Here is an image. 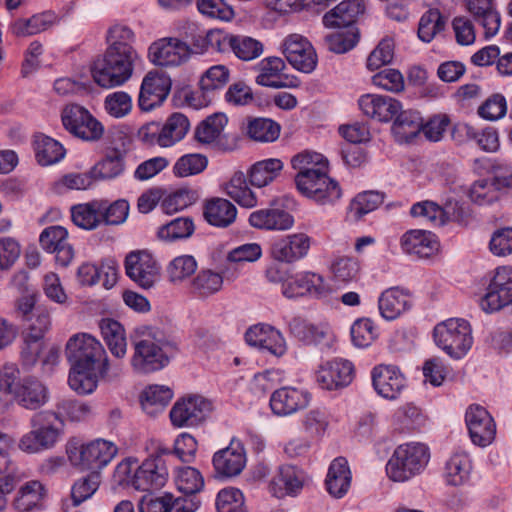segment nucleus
<instances>
[{
    "mask_svg": "<svg viewBox=\"0 0 512 512\" xmlns=\"http://www.w3.org/2000/svg\"><path fill=\"white\" fill-rule=\"evenodd\" d=\"M138 59L137 51L124 49L120 52L115 47L107 48L104 55L94 62L92 77L103 88L121 86L131 78Z\"/></svg>",
    "mask_w": 512,
    "mask_h": 512,
    "instance_id": "nucleus-1",
    "label": "nucleus"
},
{
    "mask_svg": "<svg viewBox=\"0 0 512 512\" xmlns=\"http://www.w3.org/2000/svg\"><path fill=\"white\" fill-rule=\"evenodd\" d=\"M70 372L68 384L72 390L81 395L92 393L100 377L109 369L106 354H68Z\"/></svg>",
    "mask_w": 512,
    "mask_h": 512,
    "instance_id": "nucleus-2",
    "label": "nucleus"
},
{
    "mask_svg": "<svg viewBox=\"0 0 512 512\" xmlns=\"http://www.w3.org/2000/svg\"><path fill=\"white\" fill-rule=\"evenodd\" d=\"M66 454L70 464L80 471L97 472L107 466L117 454V447L109 441L97 439L80 444L73 439L66 445Z\"/></svg>",
    "mask_w": 512,
    "mask_h": 512,
    "instance_id": "nucleus-3",
    "label": "nucleus"
},
{
    "mask_svg": "<svg viewBox=\"0 0 512 512\" xmlns=\"http://www.w3.org/2000/svg\"><path fill=\"white\" fill-rule=\"evenodd\" d=\"M429 458V449L422 443L399 445L386 465V473L395 482L407 481L426 467Z\"/></svg>",
    "mask_w": 512,
    "mask_h": 512,
    "instance_id": "nucleus-4",
    "label": "nucleus"
},
{
    "mask_svg": "<svg viewBox=\"0 0 512 512\" xmlns=\"http://www.w3.org/2000/svg\"><path fill=\"white\" fill-rule=\"evenodd\" d=\"M117 471L127 477L133 472L131 485L141 491H149L162 488L168 478V470L164 460L159 457H150L141 465L136 459L128 458L117 466Z\"/></svg>",
    "mask_w": 512,
    "mask_h": 512,
    "instance_id": "nucleus-5",
    "label": "nucleus"
},
{
    "mask_svg": "<svg viewBox=\"0 0 512 512\" xmlns=\"http://www.w3.org/2000/svg\"><path fill=\"white\" fill-rule=\"evenodd\" d=\"M433 337L437 347L445 352H467L473 344L472 328L461 318H450L437 324Z\"/></svg>",
    "mask_w": 512,
    "mask_h": 512,
    "instance_id": "nucleus-6",
    "label": "nucleus"
},
{
    "mask_svg": "<svg viewBox=\"0 0 512 512\" xmlns=\"http://www.w3.org/2000/svg\"><path fill=\"white\" fill-rule=\"evenodd\" d=\"M295 182L304 196L320 205H332L342 196L338 182L331 179L328 172L296 175Z\"/></svg>",
    "mask_w": 512,
    "mask_h": 512,
    "instance_id": "nucleus-7",
    "label": "nucleus"
},
{
    "mask_svg": "<svg viewBox=\"0 0 512 512\" xmlns=\"http://www.w3.org/2000/svg\"><path fill=\"white\" fill-rule=\"evenodd\" d=\"M61 120L69 133L85 141H97L104 132L102 124L86 108L77 104L65 106Z\"/></svg>",
    "mask_w": 512,
    "mask_h": 512,
    "instance_id": "nucleus-8",
    "label": "nucleus"
},
{
    "mask_svg": "<svg viewBox=\"0 0 512 512\" xmlns=\"http://www.w3.org/2000/svg\"><path fill=\"white\" fill-rule=\"evenodd\" d=\"M211 411L210 401L193 395L178 399L172 406L169 417L176 428L194 427L204 422Z\"/></svg>",
    "mask_w": 512,
    "mask_h": 512,
    "instance_id": "nucleus-9",
    "label": "nucleus"
},
{
    "mask_svg": "<svg viewBox=\"0 0 512 512\" xmlns=\"http://www.w3.org/2000/svg\"><path fill=\"white\" fill-rule=\"evenodd\" d=\"M355 377V368L351 361L335 358L322 363L316 372V381L321 388L328 391L348 387Z\"/></svg>",
    "mask_w": 512,
    "mask_h": 512,
    "instance_id": "nucleus-10",
    "label": "nucleus"
},
{
    "mask_svg": "<svg viewBox=\"0 0 512 512\" xmlns=\"http://www.w3.org/2000/svg\"><path fill=\"white\" fill-rule=\"evenodd\" d=\"M311 244L312 238L304 232L288 234L272 243L270 255L277 262L293 264L308 255Z\"/></svg>",
    "mask_w": 512,
    "mask_h": 512,
    "instance_id": "nucleus-11",
    "label": "nucleus"
},
{
    "mask_svg": "<svg viewBox=\"0 0 512 512\" xmlns=\"http://www.w3.org/2000/svg\"><path fill=\"white\" fill-rule=\"evenodd\" d=\"M191 55L188 44L177 38H162L153 42L148 50L152 63L162 67H175L186 62Z\"/></svg>",
    "mask_w": 512,
    "mask_h": 512,
    "instance_id": "nucleus-12",
    "label": "nucleus"
},
{
    "mask_svg": "<svg viewBox=\"0 0 512 512\" xmlns=\"http://www.w3.org/2000/svg\"><path fill=\"white\" fill-rule=\"evenodd\" d=\"M126 275L138 286L151 288L159 278V266L146 251H132L125 258Z\"/></svg>",
    "mask_w": 512,
    "mask_h": 512,
    "instance_id": "nucleus-13",
    "label": "nucleus"
},
{
    "mask_svg": "<svg viewBox=\"0 0 512 512\" xmlns=\"http://www.w3.org/2000/svg\"><path fill=\"white\" fill-rule=\"evenodd\" d=\"M465 422L469 436L475 445L486 447L492 443L496 434V425L484 407L470 405L466 410Z\"/></svg>",
    "mask_w": 512,
    "mask_h": 512,
    "instance_id": "nucleus-14",
    "label": "nucleus"
},
{
    "mask_svg": "<svg viewBox=\"0 0 512 512\" xmlns=\"http://www.w3.org/2000/svg\"><path fill=\"white\" fill-rule=\"evenodd\" d=\"M283 53L298 71L311 73L317 65V55L311 43L299 34L289 35L283 43Z\"/></svg>",
    "mask_w": 512,
    "mask_h": 512,
    "instance_id": "nucleus-15",
    "label": "nucleus"
},
{
    "mask_svg": "<svg viewBox=\"0 0 512 512\" xmlns=\"http://www.w3.org/2000/svg\"><path fill=\"white\" fill-rule=\"evenodd\" d=\"M171 79L164 73L149 72L143 79L138 105L142 111H150L167 98L171 90Z\"/></svg>",
    "mask_w": 512,
    "mask_h": 512,
    "instance_id": "nucleus-16",
    "label": "nucleus"
},
{
    "mask_svg": "<svg viewBox=\"0 0 512 512\" xmlns=\"http://www.w3.org/2000/svg\"><path fill=\"white\" fill-rule=\"evenodd\" d=\"M40 246L55 254L58 265L66 267L74 258L73 247L68 243V231L60 225L46 227L39 236Z\"/></svg>",
    "mask_w": 512,
    "mask_h": 512,
    "instance_id": "nucleus-17",
    "label": "nucleus"
},
{
    "mask_svg": "<svg viewBox=\"0 0 512 512\" xmlns=\"http://www.w3.org/2000/svg\"><path fill=\"white\" fill-rule=\"evenodd\" d=\"M327 292L323 277L309 271L289 275L287 281L282 285V294L288 299L307 294L320 298L326 296Z\"/></svg>",
    "mask_w": 512,
    "mask_h": 512,
    "instance_id": "nucleus-18",
    "label": "nucleus"
},
{
    "mask_svg": "<svg viewBox=\"0 0 512 512\" xmlns=\"http://www.w3.org/2000/svg\"><path fill=\"white\" fill-rule=\"evenodd\" d=\"M361 112L378 122H390L401 111L400 101L384 95L365 94L358 99Z\"/></svg>",
    "mask_w": 512,
    "mask_h": 512,
    "instance_id": "nucleus-19",
    "label": "nucleus"
},
{
    "mask_svg": "<svg viewBox=\"0 0 512 512\" xmlns=\"http://www.w3.org/2000/svg\"><path fill=\"white\" fill-rule=\"evenodd\" d=\"M200 506V501L194 498L174 497L170 493L156 497L144 495L139 503V512H194Z\"/></svg>",
    "mask_w": 512,
    "mask_h": 512,
    "instance_id": "nucleus-20",
    "label": "nucleus"
},
{
    "mask_svg": "<svg viewBox=\"0 0 512 512\" xmlns=\"http://www.w3.org/2000/svg\"><path fill=\"white\" fill-rule=\"evenodd\" d=\"M246 460L243 444L233 439L229 446L214 454L212 463L218 475L230 478L239 475L243 471Z\"/></svg>",
    "mask_w": 512,
    "mask_h": 512,
    "instance_id": "nucleus-21",
    "label": "nucleus"
},
{
    "mask_svg": "<svg viewBox=\"0 0 512 512\" xmlns=\"http://www.w3.org/2000/svg\"><path fill=\"white\" fill-rule=\"evenodd\" d=\"M246 343L266 352H284L286 341L280 330L267 323L252 325L245 332Z\"/></svg>",
    "mask_w": 512,
    "mask_h": 512,
    "instance_id": "nucleus-22",
    "label": "nucleus"
},
{
    "mask_svg": "<svg viewBox=\"0 0 512 512\" xmlns=\"http://www.w3.org/2000/svg\"><path fill=\"white\" fill-rule=\"evenodd\" d=\"M375 391L386 399H396L405 387V377L394 365L379 364L371 372Z\"/></svg>",
    "mask_w": 512,
    "mask_h": 512,
    "instance_id": "nucleus-23",
    "label": "nucleus"
},
{
    "mask_svg": "<svg viewBox=\"0 0 512 512\" xmlns=\"http://www.w3.org/2000/svg\"><path fill=\"white\" fill-rule=\"evenodd\" d=\"M364 0H343L323 16V24L328 28L357 29L356 22L364 15Z\"/></svg>",
    "mask_w": 512,
    "mask_h": 512,
    "instance_id": "nucleus-24",
    "label": "nucleus"
},
{
    "mask_svg": "<svg viewBox=\"0 0 512 512\" xmlns=\"http://www.w3.org/2000/svg\"><path fill=\"white\" fill-rule=\"evenodd\" d=\"M135 352H169L178 349L176 341L162 330L141 326L135 330L133 338Z\"/></svg>",
    "mask_w": 512,
    "mask_h": 512,
    "instance_id": "nucleus-25",
    "label": "nucleus"
},
{
    "mask_svg": "<svg viewBox=\"0 0 512 512\" xmlns=\"http://www.w3.org/2000/svg\"><path fill=\"white\" fill-rule=\"evenodd\" d=\"M310 394L292 387H282L270 397V407L274 414L287 416L308 406Z\"/></svg>",
    "mask_w": 512,
    "mask_h": 512,
    "instance_id": "nucleus-26",
    "label": "nucleus"
},
{
    "mask_svg": "<svg viewBox=\"0 0 512 512\" xmlns=\"http://www.w3.org/2000/svg\"><path fill=\"white\" fill-rule=\"evenodd\" d=\"M466 7L474 20L483 27L486 38L498 33L501 18L494 0H467Z\"/></svg>",
    "mask_w": 512,
    "mask_h": 512,
    "instance_id": "nucleus-27",
    "label": "nucleus"
},
{
    "mask_svg": "<svg viewBox=\"0 0 512 512\" xmlns=\"http://www.w3.org/2000/svg\"><path fill=\"white\" fill-rule=\"evenodd\" d=\"M411 307V294L399 287L386 289L378 299L379 312L388 321L397 319Z\"/></svg>",
    "mask_w": 512,
    "mask_h": 512,
    "instance_id": "nucleus-28",
    "label": "nucleus"
},
{
    "mask_svg": "<svg viewBox=\"0 0 512 512\" xmlns=\"http://www.w3.org/2000/svg\"><path fill=\"white\" fill-rule=\"evenodd\" d=\"M294 222V217L280 208L259 209L249 216L252 227L267 231H286L293 227Z\"/></svg>",
    "mask_w": 512,
    "mask_h": 512,
    "instance_id": "nucleus-29",
    "label": "nucleus"
},
{
    "mask_svg": "<svg viewBox=\"0 0 512 512\" xmlns=\"http://www.w3.org/2000/svg\"><path fill=\"white\" fill-rule=\"evenodd\" d=\"M286 68L285 62L279 57H266L256 66L258 74L256 83L260 86L270 88H285L293 86L288 82V76L283 73Z\"/></svg>",
    "mask_w": 512,
    "mask_h": 512,
    "instance_id": "nucleus-30",
    "label": "nucleus"
},
{
    "mask_svg": "<svg viewBox=\"0 0 512 512\" xmlns=\"http://www.w3.org/2000/svg\"><path fill=\"white\" fill-rule=\"evenodd\" d=\"M237 213L236 206L229 200L221 197L210 198L203 205L205 221L217 228L231 226L236 221Z\"/></svg>",
    "mask_w": 512,
    "mask_h": 512,
    "instance_id": "nucleus-31",
    "label": "nucleus"
},
{
    "mask_svg": "<svg viewBox=\"0 0 512 512\" xmlns=\"http://www.w3.org/2000/svg\"><path fill=\"white\" fill-rule=\"evenodd\" d=\"M402 250L419 258H428L438 250L436 236L426 230H410L401 237Z\"/></svg>",
    "mask_w": 512,
    "mask_h": 512,
    "instance_id": "nucleus-32",
    "label": "nucleus"
},
{
    "mask_svg": "<svg viewBox=\"0 0 512 512\" xmlns=\"http://www.w3.org/2000/svg\"><path fill=\"white\" fill-rule=\"evenodd\" d=\"M14 394L23 407L32 410L41 407L48 400L47 388L34 377L23 378Z\"/></svg>",
    "mask_w": 512,
    "mask_h": 512,
    "instance_id": "nucleus-33",
    "label": "nucleus"
},
{
    "mask_svg": "<svg viewBox=\"0 0 512 512\" xmlns=\"http://www.w3.org/2000/svg\"><path fill=\"white\" fill-rule=\"evenodd\" d=\"M58 22L57 15L52 11L37 13L30 18L15 20L10 30L17 37H28L39 34L51 28Z\"/></svg>",
    "mask_w": 512,
    "mask_h": 512,
    "instance_id": "nucleus-34",
    "label": "nucleus"
},
{
    "mask_svg": "<svg viewBox=\"0 0 512 512\" xmlns=\"http://www.w3.org/2000/svg\"><path fill=\"white\" fill-rule=\"evenodd\" d=\"M325 483L327 491L335 498H341L347 493L351 484V471L345 458L338 457L332 461Z\"/></svg>",
    "mask_w": 512,
    "mask_h": 512,
    "instance_id": "nucleus-35",
    "label": "nucleus"
},
{
    "mask_svg": "<svg viewBox=\"0 0 512 512\" xmlns=\"http://www.w3.org/2000/svg\"><path fill=\"white\" fill-rule=\"evenodd\" d=\"M57 416L52 412H39L31 418V427L36 431L41 451L52 448L60 437V431L54 426Z\"/></svg>",
    "mask_w": 512,
    "mask_h": 512,
    "instance_id": "nucleus-36",
    "label": "nucleus"
},
{
    "mask_svg": "<svg viewBox=\"0 0 512 512\" xmlns=\"http://www.w3.org/2000/svg\"><path fill=\"white\" fill-rule=\"evenodd\" d=\"M247 176L242 171H236L224 185L223 190L238 205L245 208H253L257 205L258 199L256 194L247 185Z\"/></svg>",
    "mask_w": 512,
    "mask_h": 512,
    "instance_id": "nucleus-37",
    "label": "nucleus"
},
{
    "mask_svg": "<svg viewBox=\"0 0 512 512\" xmlns=\"http://www.w3.org/2000/svg\"><path fill=\"white\" fill-rule=\"evenodd\" d=\"M283 167V162L277 158L258 161L248 170L249 182L254 187H265L280 176Z\"/></svg>",
    "mask_w": 512,
    "mask_h": 512,
    "instance_id": "nucleus-38",
    "label": "nucleus"
},
{
    "mask_svg": "<svg viewBox=\"0 0 512 512\" xmlns=\"http://www.w3.org/2000/svg\"><path fill=\"white\" fill-rule=\"evenodd\" d=\"M422 126L423 122L418 112L401 110L394 117L392 131L398 140L409 142L419 134Z\"/></svg>",
    "mask_w": 512,
    "mask_h": 512,
    "instance_id": "nucleus-39",
    "label": "nucleus"
},
{
    "mask_svg": "<svg viewBox=\"0 0 512 512\" xmlns=\"http://www.w3.org/2000/svg\"><path fill=\"white\" fill-rule=\"evenodd\" d=\"M173 391L164 385H150L140 396L143 410L149 415H157L169 404Z\"/></svg>",
    "mask_w": 512,
    "mask_h": 512,
    "instance_id": "nucleus-40",
    "label": "nucleus"
},
{
    "mask_svg": "<svg viewBox=\"0 0 512 512\" xmlns=\"http://www.w3.org/2000/svg\"><path fill=\"white\" fill-rule=\"evenodd\" d=\"M101 208L98 200L74 205L71 207V219L81 229L94 230L102 223Z\"/></svg>",
    "mask_w": 512,
    "mask_h": 512,
    "instance_id": "nucleus-41",
    "label": "nucleus"
},
{
    "mask_svg": "<svg viewBox=\"0 0 512 512\" xmlns=\"http://www.w3.org/2000/svg\"><path fill=\"white\" fill-rule=\"evenodd\" d=\"M472 470L471 460L465 452L454 453L445 465V479L449 485L460 486L465 484Z\"/></svg>",
    "mask_w": 512,
    "mask_h": 512,
    "instance_id": "nucleus-42",
    "label": "nucleus"
},
{
    "mask_svg": "<svg viewBox=\"0 0 512 512\" xmlns=\"http://www.w3.org/2000/svg\"><path fill=\"white\" fill-rule=\"evenodd\" d=\"M190 127L188 118L182 113H173L166 122L161 125L160 141L162 147H171L181 141Z\"/></svg>",
    "mask_w": 512,
    "mask_h": 512,
    "instance_id": "nucleus-43",
    "label": "nucleus"
},
{
    "mask_svg": "<svg viewBox=\"0 0 512 512\" xmlns=\"http://www.w3.org/2000/svg\"><path fill=\"white\" fill-rule=\"evenodd\" d=\"M35 154L41 166H49L58 163L65 156V149L55 139L38 135L35 139Z\"/></svg>",
    "mask_w": 512,
    "mask_h": 512,
    "instance_id": "nucleus-44",
    "label": "nucleus"
},
{
    "mask_svg": "<svg viewBox=\"0 0 512 512\" xmlns=\"http://www.w3.org/2000/svg\"><path fill=\"white\" fill-rule=\"evenodd\" d=\"M223 276L212 270L200 271L190 283V292L198 298L209 297L221 290Z\"/></svg>",
    "mask_w": 512,
    "mask_h": 512,
    "instance_id": "nucleus-45",
    "label": "nucleus"
},
{
    "mask_svg": "<svg viewBox=\"0 0 512 512\" xmlns=\"http://www.w3.org/2000/svg\"><path fill=\"white\" fill-rule=\"evenodd\" d=\"M124 171V156L118 149L109 151L106 156L92 168L95 179H113Z\"/></svg>",
    "mask_w": 512,
    "mask_h": 512,
    "instance_id": "nucleus-46",
    "label": "nucleus"
},
{
    "mask_svg": "<svg viewBox=\"0 0 512 512\" xmlns=\"http://www.w3.org/2000/svg\"><path fill=\"white\" fill-rule=\"evenodd\" d=\"M175 485L178 491L185 495L184 497L198 500L195 494L202 490L204 479L196 468L190 466L181 467L175 476Z\"/></svg>",
    "mask_w": 512,
    "mask_h": 512,
    "instance_id": "nucleus-47",
    "label": "nucleus"
},
{
    "mask_svg": "<svg viewBox=\"0 0 512 512\" xmlns=\"http://www.w3.org/2000/svg\"><path fill=\"white\" fill-rule=\"evenodd\" d=\"M228 122L223 113H215L203 120L195 131V138L203 144H212L216 142Z\"/></svg>",
    "mask_w": 512,
    "mask_h": 512,
    "instance_id": "nucleus-48",
    "label": "nucleus"
},
{
    "mask_svg": "<svg viewBox=\"0 0 512 512\" xmlns=\"http://www.w3.org/2000/svg\"><path fill=\"white\" fill-rule=\"evenodd\" d=\"M43 486L39 481L33 480L25 483L17 492L13 506L19 512L31 511L43 497Z\"/></svg>",
    "mask_w": 512,
    "mask_h": 512,
    "instance_id": "nucleus-49",
    "label": "nucleus"
},
{
    "mask_svg": "<svg viewBox=\"0 0 512 512\" xmlns=\"http://www.w3.org/2000/svg\"><path fill=\"white\" fill-rule=\"evenodd\" d=\"M195 230L194 222L189 217H178L159 227L157 236L163 241L189 238Z\"/></svg>",
    "mask_w": 512,
    "mask_h": 512,
    "instance_id": "nucleus-50",
    "label": "nucleus"
},
{
    "mask_svg": "<svg viewBox=\"0 0 512 512\" xmlns=\"http://www.w3.org/2000/svg\"><path fill=\"white\" fill-rule=\"evenodd\" d=\"M446 20L438 9L425 12L419 21L418 37L425 43L431 42L434 37L445 28Z\"/></svg>",
    "mask_w": 512,
    "mask_h": 512,
    "instance_id": "nucleus-51",
    "label": "nucleus"
},
{
    "mask_svg": "<svg viewBox=\"0 0 512 512\" xmlns=\"http://www.w3.org/2000/svg\"><path fill=\"white\" fill-rule=\"evenodd\" d=\"M292 166L298 171L297 175L316 174L318 171L328 172V161L320 153L303 152L292 158Z\"/></svg>",
    "mask_w": 512,
    "mask_h": 512,
    "instance_id": "nucleus-52",
    "label": "nucleus"
},
{
    "mask_svg": "<svg viewBox=\"0 0 512 512\" xmlns=\"http://www.w3.org/2000/svg\"><path fill=\"white\" fill-rule=\"evenodd\" d=\"M130 363L136 374L147 375L165 368L170 357L168 354H133Z\"/></svg>",
    "mask_w": 512,
    "mask_h": 512,
    "instance_id": "nucleus-53",
    "label": "nucleus"
},
{
    "mask_svg": "<svg viewBox=\"0 0 512 512\" xmlns=\"http://www.w3.org/2000/svg\"><path fill=\"white\" fill-rule=\"evenodd\" d=\"M100 329L103 339L111 352L126 351L125 330L118 321L103 319L100 323Z\"/></svg>",
    "mask_w": 512,
    "mask_h": 512,
    "instance_id": "nucleus-54",
    "label": "nucleus"
},
{
    "mask_svg": "<svg viewBox=\"0 0 512 512\" xmlns=\"http://www.w3.org/2000/svg\"><path fill=\"white\" fill-rule=\"evenodd\" d=\"M247 133L259 142H273L280 134V125L268 118H255L248 123Z\"/></svg>",
    "mask_w": 512,
    "mask_h": 512,
    "instance_id": "nucleus-55",
    "label": "nucleus"
},
{
    "mask_svg": "<svg viewBox=\"0 0 512 512\" xmlns=\"http://www.w3.org/2000/svg\"><path fill=\"white\" fill-rule=\"evenodd\" d=\"M230 79V70L225 65H214L201 76L199 85L203 93L208 94L222 89Z\"/></svg>",
    "mask_w": 512,
    "mask_h": 512,
    "instance_id": "nucleus-56",
    "label": "nucleus"
},
{
    "mask_svg": "<svg viewBox=\"0 0 512 512\" xmlns=\"http://www.w3.org/2000/svg\"><path fill=\"white\" fill-rule=\"evenodd\" d=\"M325 36V43L332 52L341 54L355 47L359 40L358 29L339 28Z\"/></svg>",
    "mask_w": 512,
    "mask_h": 512,
    "instance_id": "nucleus-57",
    "label": "nucleus"
},
{
    "mask_svg": "<svg viewBox=\"0 0 512 512\" xmlns=\"http://www.w3.org/2000/svg\"><path fill=\"white\" fill-rule=\"evenodd\" d=\"M512 304V287L487 288L486 294L481 298L480 306L486 313H493Z\"/></svg>",
    "mask_w": 512,
    "mask_h": 512,
    "instance_id": "nucleus-58",
    "label": "nucleus"
},
{
    "mask_svg": "<svg viewBox=\"0 0 512 512\" xmlns=\"http://www.w3.org/2000/svg\"><path fill=\"white\" fill-rule=\"evenodd\" d=\"M500 190L496 186V176L492 181H475L469 189V198L478 205L491 204L498 199Z\"/></svg>",
    "mask_w": 512,
    "mask_h": 512,
    "instance_id": "nucleus-59",
    "label": "nucleus"
},
{
    "mask_svg": "<svg viewBox=\"0 0 512 512\" xmlns=\"http://www.w3.org/2000/svg\"><path fill=\"white\" fill-rule=\"evenodd\" d=\"M376 336V327L369 318L357 319L351 326V339L354 346L358 349L369 347Z\"/></svg>",
    "mask_w": 512,
    "mask_h": 512,
    "instance_id": "nucleus-60",
    "label": "nucleus"
},
{
    "mask_svg": "<svg viewBox=\"0 0 512 512\" xmlns=\"http://www.w3.org/2000/svg\"><path fill=\"white\" fill-rule=\"evenodd\" d=\"M208 164L206 156L198 153L181 156L173 166L177 177H188L201 173Z\"/></svg>",
    "mask_w": 512,
    "mask_h": 512,
    "instance_id": "nucleus-61",
    "label": "nucleus"
},
{
    "mask_svg": "<svg viewBox=\"0 0 512 512\" xmlns=\"http://www.w3.org/2000/svg\"><path fill=\"white\" fill-rule=\"evenodd\" d=\"M231 51L243 61H251L263 53V44L249 36L235 35Z\"/></svg>",
    "mask_w": 512,
    "mask_h": 512,
    "instance_id": "nucleus-62",
    "label": "nucleus"
},
{
    "mask_svg": "<svg viewBox=\"0 0 512 512\" xmlns=\"http://www.w3.org/2000/svg\"><path fill=\"white\" fill-rule=\"evenodd\" d=\"M100 473L90 472L86 477L74 483L71 490V498L74 506L80 505L89 499L98 489Z\"/></svg>",
    "mask_w": 512,
    "mask_h": 512,
    "instance_id": "nucleus-63",
    "label": "nucleus"
},
{
    "mask_svg": "<svg viewBox=\"0 0 512 512\" xmlns=\"http://www.w3.org/2000/svg\"><path fill=\"white\" fill-rule=\"evenodd\" d=\"M216 509L218 512H245L242 492L233 487L220 490L216 498Z\"/></svg>",
    "mask_w": 512,
    "mask_h": 512,
    "instance_id": "nucleus-64",
    "label": "nucleus"
}]
</instances>
